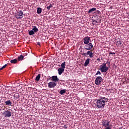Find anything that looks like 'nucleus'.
I'll use <instances>...</instances> for the list:
<instances>
[{"label": "nucleus", "instance_id": "obj_1", "mask_svg": "<svg viewBox=\"0 0 129 129\" xmlns=\"http://www.w3.org/2000/svg\"><path fill=\"white\" fill-rule=\"evenodd\" d=\"M107 98L105 97H100L99 99H97L96 106L98 108H103L105 106V103L107 102Z\"/></svg>", "mask_w": 129, "mask_h": 129}, {"label": "nucleus", "instance_id": "obj_2", "mask_svg": "<svg viewBox=\"0 0 129 129\" xmlns=\"http://www.w3.org/2000/svg\"><path fill=\"white\" fill-rule=\"evenodd\" d=\"M110 65V62L108 61H107L106 63H103L102 65H101L100 67L99 70L101 72H107V71L109 69V66Z\"/></svg>", "mask_w": 129, "mask_h": 129}, {"label": "nucleus", "instance_id": "obj_3", "mask_svg": "<svg viewBox=\"0 0 129 129\" xmlns=\"http://www.w3.org/2000/svg\"><path fill=\"white\" fill-rule=\"evenodd\" d=\"M66 64V62L64 61L61 64V67L58 69L57 71L58 72V75H61L64 71H65V65Z\"/></svg>", "mask_w": 129, "mask_h": 129}, {"label": "nucleus", "instance_id": "obj_4", "mask_svg": "<svg viewBox=\"0 0 129 129\" xmlns=\"http://www.w3.org/2000/svg\"><path fill=\"white\" fill-rule=\"evenodd\" d=\"M23 11H18L15 14V18L18 19V20H20L23 18Z\"/></svg>", "mask_w": 129, "mask_h": 129}, {"label": "nucleus", "instance_id": "obj_5", "mask_svg": "<svg viewBox=\"0 0 129 129\" xmlns=\"http://www.w3.org/2000/svg\"><path fill=\"white\" fill-rule=\"evenodd\" d=\"M102 82V77H97L95 80V84H96V85H99V84H101Z\"/></svg>", "mask_w": 129, "mask_h": 129}, {"label": "nucleus", "instance_id": "obj_6", "mask_svg": "<svg viewBox=\"0 0 129 129\" xmlns=\"http://www.w3.org/2000/svg\"><path fill=\"white\" fill-rule=\"evenodd\" d=\"M93 48V45L92 43H88L84 46V48L88 51H91V49Z\"/></svg>", "mask_w": 129, "mask_h": 129}, {"label": "nucleus", "instance_id": "obj_7", "mask_svg": "<svg viewBox=\"0 0 129 129\" xmlns=\"http://www.w3.org/2000/svg\"><path fill=\"white\" fill-rule=\"evenodd\" d=\"M3 114L5 117H11L12 116V112H11V110H8L4 111Z\"/></svg>", "mask_w": 129, "mask_h": 129}, {"label": "nucleus", "instance_id": "obj_8", "mask_svg": "<svg viewBox=\"0 0 129 129\" xmlns=\"http://www.w3.org/2000/svg\"><path fill=\"white\" fill-rule=\"evenodd\" d=\"M109 123V121L107 120H104L102 121V124L103 126H104V127H107L108 126H110Z\"/></svg>", "mask_w": 129, "mask_h": 129}, {"label": "nucleus", "instance_id": "obj_9", "mask_svg": "<svg viewBox=\"0 0 129 129\" xmlns=\"http://www.w3.org/2000/svg\"><path fill=\"white\" fill-rule=\"evenodd\" d=\"M90 41V37L89 36H86L83 38V42L85 45H87V44H89Z\"/></svg>", "mask_w": 129, "mask_h": 129}, {"label": "nucleus", "instance_id": "obj_10", "mask_svg": "<svg viewBox=\"0 0 129 129\" xmlns=\"http://www.w3.org/2000/svg\"><path fill=\"white\" fill-rule=\"evenodd\" d=\"M56 85H57V84L54 82H50L48 83L49 88H54Z\"/></svg>", "mask_w": 129, "mask_h": 129}, {"label": "nucleus", "instance_id": "obj_11", "mask_svg": "<svg viewBox=\"0 0 129 129\" xmlns=\"http://www.w3.org/2000/svg\"><path fill=\"white\" fill-rule=\"evenodd\" d=\"M13 96L14 97V99H15V100H17L19 99V98H20V95L19 94V93H15L13 95Z\"/></svg>", "mask_w": 129, "mask_h": 129}, {"label": "nucleus", "instance_id": "obj_12", "mask_svg": "<svg viewBox=\"0 0 129 129\" xmlns=\"http://www.w3.org/2000/svg\"><path fill=\"white\" fill-rule=\"evenodd\" d=\"M52 81H55V82H56L57 81H59V79H58L57 76H53L52 77Z\"/></svg>", "mask_w": 129, "mask_h": 129}, {"label": "nucleus", "instance_id": "obj_13", "mask_svg": "<svg viewBox=\"0 0 129 129\" xmlns=\"http://www.w3.org/2000/svg\"><path fill=\"white\" fill-rule=\"evenodd\" d=\"M87 54L88 55H89L90 58H93V56H94L92 51H87Z\"/></svg>", "mask_w": 129, "mask_h": 129}, {"label": "nucleus", "instance_id": "obj_14", "mask_svg": "<svg viewBox=\"0 0 129 129\" xmlns=\"http://www.w3.org/2000/svg\"><path fill=\"white\" fill-rule=\"evenodd\" d=\"M89 61H90V58H87L86 60V61H85V62L84 63L85 67H86L88 65V64H89Z\"/></svg>", "mask_w": 129, "mask_h": 129}, {"label": "nucleus", "instance_id": "obj_15", "mask_svg": "<svg viewBox=\"0 0 129 129\" xmlns=\"http://www.w3.org/2000/svg\"><path fill=\"white\" fill-rule=\"evenodd\" d=\"M5 104H6V105H9L10 106H11V105H12V104H13V103H12L11 100H7V101H5Z\"/></svg>", "mask_w": 129, "mask_h": 129}, {"label": "nucleus", "instance_id": "obj_16", "mask_svg": "<svg viewBox=\"0 0 129 129\" xmlns=\"http://www.w3.org/2000/svg\"><path fill=\"white\" fill-rule=\"evenodd\" d=\"M17 59L18 61H23V60H24V56H23L22 54L20 55L18 57Z\"/></svg>", "mask_w": 129, "mask_h": 129}, {"label": "nucleus", "instance_id": "obj_17", "mask_svg": "<svg viewBox=\"0 0 129 129\" xmlns=\"http://www.w3.org/2000/svg\"><path fill=\"white\" fill-rule=\"evenodd\" d=\"M95 11H96V8H93L88 11V13L91 14V13H93V12H94Z\"/></svg>", "mask_w": 129, "mask_h": 129}, {"label": "nucleus", "instance_id": "obj_18", "mask_svg": "<svg viewBox=\"0 0 129 129\" xmlns=\"http://www.w3.org/2000/svg\"><path fill=\"white\" fill-rule=\"evenodd\" d=\"M32 31H33L34 33H37V32L39 31V29H38V28H37V26H33Z\"/></svg>", "mask_w": 129, "mask_h": 129}, {"label": "nucleus", "instance_id": "obj_19", "mask_svg": "<svg viewBox=\"0 0 129 129\" xmlns=\"http://www.w3.org/2000/svg\"><path fill=\"white\" fill-rule=\"evenodd\" d=\"M41 13H42V8L39 7L38 8H37V14H38V15H40V14H41Z\"/></svg>", "mask_w": 129, "mask_h": 129}, {"label": "nucleus", "instance_id": "obj_20", "mask_svg": "<svg viewBox=\"0 0 129 129\" xmlns=\"http://www.w3.org/2000/svg\"><path fill=\"white\" fill-rule=\"evenodd\" d=\"M40 78H41V74H38L35 78L36 81H39L40 80Z\"/></svg>", "mask_w": 129, "mask_h": 129}, {"label": "nucleus", "instance_id": "obj_21", "mask_svg": "<svg viewBox=\"0 0 129 129\" xmlns=\"http://www.w3.org/2000/svg\"><path fill=\"white\" fill-rule=\"evenodd\" d=\"M11 63H13V64H16L17 63V62H18V59H12L10 61Z\"/></svg>", "mask_w": 129, "mask_h": 129}, {"label": "nucleus", "instance_id": "obj_22", "mask_svg": "<svg viewBox=\"0 0 129 129\" xmlns=\"http://www.w3.org/2000/svg\"><path fill=\"white\" fill-rule=\"evenodd\" d=\"M66 92V90L65 89L61 90L59 92V94H61V95H63V94H64V93H65Z\"/></svg>", "mask_w": 129, "mask_h": 129}, {"label": "nucleus", "instance_id": "obj_23", "mask_svg": "<svg viewBox=\"0 0 129 129\" xmlns=\"http://www.w3.org/2000/svg\"><path fill=\"white\" fill-rule=\"evenodd\" d=\"M28 34L30 36H32V35H35V32L33 30H30L28 32Z\"/></svg>", "mask_w": 129, "mask_h": 129}, {"label": "nucleus", "instance_id": "obj_24", "mask_svg": "<svg viewBox=\"0 0 129 129\" xmlns=\"http://www.w3.org/2000/svg\"><path fill=\"white\" fill-rule=\"evenodd\" d=\"M116 46H120L121 45V40L116 42Z\"/></svg>", "mask_w": 129, "mask_h": 129}, {"label": "nucleus", "instance_id": "obj_25", "mask_svg": "<svg viewBox=\"0 0 129 129\" xmlns=\"http://www.w3.org/2000/svg\"><path fill=\"white\" fill-rule=\"evenodd\" d=\"M51 8H53V6L52 5V4H50L49 6L47 7V9L49 11V10H50Z\"/></svg>", "mask_w": 129, "mask_h": 129}, {"label": "nucleus", "instance_id": "obj_26", "mask_svg": "<svg viewBox=\"0 0 129 129\" xmlns=\"http://www.w3.org/2000/svg\"><path fill=\"white\" fill-rule=\"evenodd\" d=\"M94 22H95V23H96V24H100V21H99V20L96 19L93 22L94 23Z\"/></svg>", "mask_w": 129, "mask_h": 129}, {"label": "nucleus", "instance_id": "obj_27", "mask_svg": "<svg viewBox=\"0 0 129 129\" xmlns=\"http://www.w3.org/2000/svg\"><path fill=\"white\" fill-rule=\"evenodd\" d=\"M6 67H7V64L4 65L3 67L0 68V70H3V69H4V68H6Z\"/></svg>", "mask_w": 129, "mask_h": 129}, {"label": "nucleus", "instance_id": "obj_28", "mask_svg": "<svg viewBox=\"0 0 129 129\" xmlns=\"http://www.w3.org/2000/svg\"><path fill=\"white\" fill-rule=\"evenodd\" d=\"M101 75V73H100V72H99V71H98V72H97V73H96V75Z\"/></svg>", "mask_w": 129, "mask_h": 129}, {"label": "nucleus", "instance_id": "obj_29", "mask_svg": "<svg viewBox=\"0 0 129 129\" xmlns=\"http://www.w3.org/2000/svg\"><path fill=\"white\" fill-rule=\"evenodd\" d=\"M109 54V55H115V52H110Z\"/></svg>", "mask_w": 129, "mask_h": 129}, {"label": "nucleus", "instance_id": "obj_30", "mask_svg": "<svg viewBox=\"0 0 129 129\" xmlns=\"http://www.w3.org/2000/svg\"><path fill=\"white\" fill-rule=\"evenodd\" d=\"M82 55H83L84 56H87V55H88V54H87V53H83Z\"/></svg>", "mask_w": 129, "mask_h": 129}, {"label": "nucleus", "instance_id": "obj_31", "mask_svg": "<svg viewBox=\"0 0 129 129\" xmlns=\"http://www.w3.org/2000/svg\"><path fill=\"white\" fill-rule=\"evenodd\" d=\"M105 129H111V127H110V126H109L108 127H106Z\"/></svg>", "mask_w": 129, "mask_h": 129}, {"label": "nucleus", "instance_id": "obj_32", "mask_svg": "<svg viewBox=\"0 0 129 129\" xmlns=\"http://www.w3.org/2000/svg\"><path fill=\"white\" fill-rule=\"evenodd\" d=\"M37 45H38L39 46L41 45V43H40V42H38L37 43Z\"/></svg>", "mask_w": 129, "mask_h": 129}, {"label": "nucleus", "instance_id": "obj_33", "mask_svg": "<svg viewBox=\"0 0 129 129\" xmlns=\"http://www.w3.org/2000/svg\"><path fill=\"white\" fill-rule=\"evenodd\" d=\"M97 61H98V62H100V58H98L97 59Z\"/></svg>", "mask_w": 129, "mask_h": 129}, {"label": "nucleus", "instance_id": "obj_34", "mask_svg": "<svg viewBox=\"0 0 129 129\" xmlns=\"http://www.w3.org/2000/svg\"><path fill=\"white\" fill-rule=\"evenodd\" d=\"M63 128H67V126H66V125H64V126H63Z\"/></svg>", "mask_w": 129, "mask_h": 129}]
</instances>
